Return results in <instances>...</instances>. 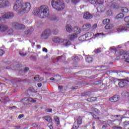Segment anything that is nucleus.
Returning a JSON list of instances; mask_svg holds the SVG:
<instances>
[{"label":"nucleus","instance_id":"79ce46f5","mask_svg":"<svg viewBox=\"0 0 129 129\" xmlns=\"http://www.w3.org/2000/svg\"><path fill=\"white\" fill-rule=\"evenodd\" d=\"M53 33L54 35H57L59 33V30H58L57 29H55L53 30Z\"/></svg>","mask_w":129,"mask_h":129},{"label":"nucleus","instance_id":"69168bd1","mask_svg":"<svg viewBox=\"0 0 129 129\" xmlns=\"http://www.w3.org/2000/svg\"><path fill=\"white\" fill-rule=\"evenodd\" d=\"M77 88H78V86H76V87H73V88H72V89L73 90H74L75 89H77Z\"/></svg>","mask_w":129,"mask_h":129},{"label":"nucleus","instance_id":"ddd939ff","mask_svg":"<svg viewBox=\"0 0 129 129\" xmlns=\"http://www.w3.org/2000/svg\"><path fill=\"white\" fill-rule=\"evenodd\" d=\"M9 30V27L5 24H0V32H5Z\"/></svg>","mask_w":129,"mask_h":129},{"label":"nucleus","instance_id":"dca6fc26","mask_svg":"<svg viewBox=\"0 0 129 129\" xmlns=\"http://www.w3.org/2000/svg\"><path fill=\"white\" fill-rule=\"evenodd\" d=\"M90 28H91V24L90 23H86L83 26V31H89Z\"/></svg>","mask_w":129,"mask_h":129},{"label":"nucleus","instance_id":"6e6d98bb","mask_svg":"<svg viewBox=\"0 0 129 129\" xmlns=\"http://www.w3.org/2000/svg\"><path fill=\"white\" fill-rule=\"evenodd\" d=\"M43 52H45V53H47L48 52V50L47 49V48H43L42 49Z\"/></svg>","mask_w":129,"mask_h":129},{"label":"nucleus","instance_id":"37998d69","mask_svg":"<svg viewBox=\"0 0 129 129\" xmlns=\"http://www.w3.org/2000/svg\"><path fill=\"white\" fill-rule=\"evenodd\" d=\"M94 52L96 54H98V53H101V50L99 49H97L94 50Z\"/></svg>","mask_w":129,"mask_h":129},{"label":"nucleus","instance_id":"de8ad7c7","mask_svg":"<svg viewBox=\"0 0 129 129\" xmlns=\"http://www.w3.org/2000/svg\"><path fill=\"white\" fill-rule=\"evenodd\" d=\"M72 2L74 4H78V3H79L80 2V0H71Z\"/></svg>","mask_w":129,"mask_h":129},{"label":"nucleus","instance_id":"680f3d73","mask_svg":"<svg viewBox=\"0 0 129 129\" xmlns=\"http://www.w3.org/2000/svg\"><path fill=\"white\" fill-rule=\"evenodd\" d=\"M94 111H95L96 112H97V113H99V110L96 109V108H95L94 109Z\"/></svg>","mask_w":129,"mask_h":129},{"label":"nucleus","instance_id":"4c0bfd02","mask_svg":"<svg viewBox=\"0 0 129 129\" xmlns=\"http://www.w3.org/2000/svg\"><path fill=\"white\" fill-rule=\"evenodd\" d=\"M107 16H111V15H112V11L111 10H109L107 11Z\"/></svg>","mask_w":129,"mask_h":129},{"label":"nucleus","instance_id":"13d9d810","mask_svg":"<svg viewBox=\"0 0 129 129\" xmlns=\"http://www.w3.org/2000/svg\"><path fill=\"white\" fill-rule=\"evenodd\" d=\"M20 66H21V64H17V66L15 67V68H16V69H18V68H20Z\"/></svg>","mask_w":129,"mask_h":129},{"label":"nucleus","instance_id":"a19ab883","mask_svg":"<svg viewBox=\"0 0 129 129\" xmlns=\"http://www.w3.org/2000/svg\"><path fill=\"white\" fill-rule=\"evenodd\" d=\"M73 60H74V61H76V62H78V61H79V58L78 56H76L73 58Z\"/></svg>","mask_w":129,"mask_h":129},{"label":"nucleus","instance_id":"09e8293b","mask_svg":"<svg viewBox=\"0 0 129 129\" xmlns=\"http://www.w3.org/2000/svg\"><path fill=\"white\" fill-rule=\"evenodd\" d=\"M5 54V51L3 49H0V56H3Z\"/></svg>","mask_w":129,"mask_h":129},{"label":"nucleus","instance_id":"c03bdc74","mask_svg":"<svg viewBox=\"0 0 129 129\" xmlns=\"http://www.w3.org/2000/svg\"><path fill=\"white\" fill-rule=\"evenodd\" d=\"M54 119L56 122H57V124H59V123H60V122H59V118H58V117H55L54 118Z\"/></svg>","mask_w":129,"mask_h":129},{"label":"nucleus","instance_id":"c756f323","mask_svg":"<svg viewBox=\"0 0 129 129\" xmlns=\"http://www.w3.org/2000/svg\"><path fill=\"white\" fill-rule=\"evenodd\" d=\"M56 59V60H57V61H61V60H65V56L64 55H62L61 56L57 57Z\"/></svg>","mask_w":129,"mask_h":129},{"label":"nucleus","instance_id":"2eb2a0df","mask_svg":"<svg viewBox=\"0 0 129 129\" xmlns=\"http://www.w3.org/2000/svg\"><path fill=\"white\" fill-rule=\"evenodd\" d=\"M109 100L111 102H116V101H118V100H119V96L116 95L113 96L110 98Z\"/></svg>","mask_w":129,"mask_h":129},{"label":"nucleus","instance_id":"a18cd8bd","mask_svg":"<svg viewBox=\"0 0 129 129\" xmlns=\"http://www.w3.org/2000/svg\"><path fill=\"white\" fill-rule=\"evenodd\" d=\"M11 69H12V70H16V67L14 64H12L10 67Z\"/></svg>","mask_w":129,"mask_h":129},{"label":"nucleus","instance_id":"774afa93","mask_svg":"<svg viewBox=\"0 0 129 129\" xmlns=\"http://www.w3.org/2000/svg\"><path fill=\"white\" fill-rule=\"evenodd\" d=\"M37 86L39 87H41L42 86V84L41 83H38V84H37Z\"/></svg>","mask_w":129,"mask_h":129},{"label":"nucleus","instance_id":"e2e57ef3","mask_svg":"<svg viewBox=\"0 0 129 129\" xmlns=\"http://www.w3.org/2000/svg\"><path fill=\"white\" fill-rule=\"evenodd\" d=\"M125 115H129V110L126 111V113L125 114Z\"/></svg>","mask_w":129,"mask_h":129},{"label":"nucleus","instance_id":"20e7f679","mask_svg":"<svg viewBox=\"0 0 129 129\" xmlns=\"http://www.w3.org/2000/svg\"><path fill=\"white\" fill-rule=\"evenodd\" d=\"M31 11V4L30 3H24L21 7V12L20 14L28 13Z\"/></svg>","mask_w":129,"mask_h":129},{"label":"nucleus","instance_id":"412c9836","mask_svg":"<svg viewBox=\"0 0 129 129\" xmlns=\"http://www.w3.org/2000/svg\"><path fill=\"white\" fill-rule=\"evenodd\" d=\"M76 38H77V34L75 33H74L69 36V39L71 41H73V40H74V39H76Z\"/></svg>","mask_w":129,"mask_h":129},{"label":"nucleus","instance_id":"9b49d317","mask_svg":"<svg viewBox=\"0 0 129 129\" xmlns=\"http://www.w3.org/2000/svg\"><path fill=\"white\" fill-rule=\"evenodd\" d=\"M52 41L53 43H55L56 44H61L63 42V39L57 36L52 37Z\"/></svg>","mask_w":129,"mask_h":129},{"label":"nucleus","instance_id":"a211bd4d","mask_svg":"<svg viewBox=\"0 0 129 129\" xmlns=\"http://www.w3.org/2000/svg\"><path fill=\"white\" fill-rule=\"evenodd\" d=\"M43 118L46 120V121H49L48 124H50V126H52V124H53V122H52V118L49 116H44Z\"/></svg>","mask_w":129,"mask_h":129},{"label":"nucleus","instance_id":"e433bc0d","mask_svg":"<svg viewBox=\"0 0 129 129\" xmlns=\"http://www.w3.org/2000/svg\"><path fill=\"white\" fill-rule=\"evenodd\" d=\"M123 125L124 127H126L127 126L129 125V121H125Z\"/></svg>","mask_w":129,"mask_h":129},{"label":"nucleus","instance_id":"aec40b11","mask_svg":"<svg viewBox=\"0 0 129 129\" xmlns=\"http://www.w3.org/2000/svg\"><path fill=\"white\" fill-rule=\"evenodd\" d=\"M62 42H63V46H65L66 47L67 46L70 45L71 44V42H70V41L67 39L63 40Z\"/></svg>","mask_w":129,"mask_h":129},{"label":"nucleus","instance_id":"0e129e2a","mask_svg":"<svg viewBox=\"0 0 129 129\" xmlns=\"http://www.w3.org/2000/svg\"><path fill=\"white\" fill-rule=\"evenodd\" d=\"M116 120H117L119 122V124L120 123V122H121V118H120V119H116Z\"/></svg>","mask_w":129,"mask_h":129},{"label":"nucleus","instance_id":"f03ea898","mask_svg":"<svg viewBox=\"0 0 129 129\" xmlns=\"http://www.w3.org/2000/svg\"><path fill=\"white\" fill-rule=\"evenodd\" d=\"M51 6L57 11H62L65 8V4L62 0H52Z\"/></svg>","mask_w":129,"mask_h":129},{"label":"nucleus","instance_id":"49530a36","mask_svg":"<svg viewBox=\"0 0 129 129\" xmlns=\"http://www.w3.org/2000/svg\"><path fill=\"white\" fill-rule=\"evenodd\" d=\"M45 112H51V111H52V109H49L47 108L45 109Z\"/></svg>","mask_w":129,"mask_h":129},{"label":"nucleus","instance_id":"338daca9","mask_svg":"<svg viewBox=\"0 0 129 129\" xmlns=\"http://www.w3.org/2000/svg\"><path fill=\"white\" fill-rule=\"evenodd\" d=\"M114 128H115L122 129V127H121V126H115Z\"/></svg>","mask_w":129,"mask_h":129},{"label":"nucleus","instance_id":"7c9ffc66","mask_svg":"<svg viewBox=\"0 0 129 129\" xmlns=\"http://www.w3.org/2000/svg\"><path fill=\"white\" fill-rule=\"evenodd\" d=\"M124 17V14L122 13L118 14L116 16V19H122Z\"/></svg>","mask_w":129,"mask_h":129},{"label":"nucleus","instance_id":"bb28decb","mask_svg":"<svg viewBox=\"0 0 129 129\" xmlns=\"http://www.w3.org/2000/svg\"><path fill=\"white\" fill-rule=\"evenodd\" d=\"M66 30L68 33H71L72 32V26L71 25H67L66 26Z\"/></svg>","mask_w":129,"mask_h":129},{"label":"nucleus","instance_id":"4468645a","mask_svg":"<svg viewBox=\"0 0 129 129\" xmlns=\"http://www.w3.org/2000/svg\"><path fill=\"white\" fill-rule=\"evenodd\" d=\"M83 18L86 20H90L92 19V15L89 12H85L84 14Z\"/></svg>","mask_w":129,"mask_h":129},{"label":"nucleus","instance_id":"c85d7f7f","mask_svg":"<svg viewBox=\"0 0 129 129\" xmlns=\"http://www.w3.org/2000/svg\"><path fill=\"white\" fill-rule=\"evenodd\" d=\"M103 25H107L109 24V23H110V20L109 19H106L103 20L102 22Z\"/></svg>","mask_w":129,"mask_h":129},{"label":"nucleus","instance_id":"8fccbe9b","mask_svg":"<svg viewBox=\"0 0 129 129\" xmlns=\"http://www.w3.org/2000/svg\"><path fill=\"white\" fill-rule=\"evenodd\" d=\"M96 28H97V24H94L93 26L92 27V30H94V29H96Z\"/></svg>","mask_w":129,"mask_h":129},{"label":"nucleus","instance_id":"cd10ccee","mask_svg":"<svg viewBox=\"0 0 129 129\" xmlns=\"http://www.w3.org/2000/svg\"><path fill=\"white\" fill-rule=\"evenodd\" d=\"M122 13H124V14H127L128 13V9L126 7H122L121 9Z\"/></svg>","mask_w":129,"mask_h":129},{"label":"nucleus","instance_id":"f704fd0d","mask_svg":"<svg viewBox=\"0 0 129 129\" xmlns=\"http://www.w3.org/2000/svg\"><path fill=\"white\" fill-rule=\"evenodd\" d=\"M28 71H29V68L28 67L25 68L24 69L22 75H24V74H26V73H27V72H28Z\"/></svg>","mask_w":129,"mask_h":129},{"label":"nucleus","instance_id":"6e6552de","mask_svg":"<svg viewBox=\"0 0 129 129\" xmlns=\"http://www.w3.org/2000/svg\"><path fill=\"white\" fill-rule=\"evenodd\" d=\"M51 35V32L49 30H45L43 31L41 34V39H48L49 37H50Z\"/></svg>","mask_w":129,"mask_h":129},{"label":"nucleus","instance_id":"9d476101","mask_svg":"<svg viewBox=\"0 0 129 129\" xmlns=\"http://www.w3.org/2000/svg\"><path fill=\"white\" fill-rule=\"evenodd\" d=\"M2 18L4 19H8L9 20H11L14 18V13L13 12L5 13L2 15Z\"/></svg>","mask_w":129,"mask_h":129},{"label":"nucleus","instance_id":"5fc2aeb1","mask_svg":"<svg viewBox=\"0 0 129 129\" xmlns=\"http://www.w3.org/2000/svg\"><path fill=\"white\" fill-rule=\"evenodd\" d=\"M29 91H31V92H35V89H34V88H29Z\"/></svg>","mask_w":129,"mask_h":129},{"label":"nucleus","instance_id":"72a5a7b5","mask_svg":"<svg viewBox=\"0 0 129 129\" xmlns=\"http://www.w3.org/2000/svg\"><path fill=\"white\" fill-rule=\"evenodd\" d=\"M95 3L97 4V5H102V4H103V0H96Z\"/></svg>","mask_w":129,"mask_h":129},{"label":"nucleus","instance_id":"f257e3e1","mask_svg":"<svg viewBox=\"0 0 129 129\" xmlns=\"http://www.w3.org/2000/svg\"><path fill=\"white\" fill-rule=\"evenodd\" d=\"M36 17H39L41 19L49 17V7L46 5H42L39 8H35L33 12Z\"/></svg>","mask_w":129,"mask_h":129},{"label":"nucleus","instance_id":"b1692460","mask_svg":"<svg viewBox=\"0 0 129 129\" xmlns=\"http://www.w3.org/2000/svg\"><path fill=\"white\" fill-rule=\"evenodd\" d=\"M113 28V24H106L105 26V29L106 30H110Z\"/></svg>","mask_w":129,"mask_h":129},{"label":"nucleus","instance_id":"a878e982","mask_svg":"<svg viewBox=\"0 0 129 129\" xmlns=\"http://www.w3.org/2000/svg\"><path fill=\"white\" fill-rule=\"evenodd\" d=\"M97 100V98L96 97H92V98H89L87 99V101L89 102H92L93 101H96Z\"/></svg>","mask_w":129,"mask_h":129},{"label":"nucleus","instance_id":"1a4fd4ad","mask_svg":"<svg viewBox=\"0 0 129 129\" xmlns=\"http://www.w3.org/2000/svg\"><path fill=\"white\" fill-rule=\"evenodd\" d=\"M12 27L16 30H22L25 29V25L23 24H19L17 23H12Z\"/></svg>","mask_w":129,"mask_h":129},{"label":"nucleus","instance_id":"4be33fe9","mask_svg":"<svg viewBox=\"0 0 129 129\" xmlns=\"http://www.w3.org/2000/svg\"><path fill=\"white\" fill-rule=\"evenodd\" d=\"M34 79H35V81H37V82H40V81L43 80V78H40V76L36 75L34 78Z\"/></svg>","mask_w":129,"mask_h":129},{"label":"nucleus","instance_id":"423d86ee","mask_svg":"<svg viewBox=\"0 0 129 129\" xmlns=\"http://www.w3.org/2000/svg\"><path fill=\"white\" fill-rule=\"evenodd\" d=\"M11 7V2L9 0L0 1V9L3 8H9Z\"/></svg>","mask_w":129,"mask_h":129},{"label":"nucleus","instance_id":"2f4dec72","mask_svg":"<svg viewBox=\"0 0 129 129\" xmlns=\"http://www.w3.org/2000/svg\"><path fill=\"white\" fill-rule=\"evenodd\" d=\"M118 7L117 6V5L116 3H113L111 6H110V9H118Z\"/></svg>","mask_w":129,"mask_h":129},{"label":"nucleus","instance_id":"ea45409f","mask_svg":"<svg viewBox=\"0 0 129 129\" xmlns=\"http://www.w3.org/2000/svg\"><path fill=\"white\" fill-rule=\"evenodd\" d=\"M56 16L55 15H51L50 16L49 19L51 20V21H55V18Z\"/></svg>","mask_w":129,"mask_h":129},{"label":"nucleus","instance_id":"5701e85b","mask_svg":"<svg viewBox=\"0 0 129 129\" xmlns=\"http://www.w3.org/2000/svg\"><path fill=\"white\" fill-rule=\"evenodd\" d=\"M74 32H75V34H77V35H78V34H80L81 30H80V28L78 27H75L74 28Z\"/></svg>","mask_w":129,"mask_h":129},{"label":"nucleus","instance_id":"7ed1b4c3","mask_svg":"<svg viewBox=\"0 0 129 129\" xmlns=\"http://www.w3.org/2000/svg\"><path fill=\"white\" fill-rule=\"evenodd\" d=\"M120 54L117 57V59L120 60H124V62L129 63V54L126 51L120 50Z\"/></svg>","mask_w":129,"mask_h":129},{"label":"nucleus","instance_id":"864d4df0","mask_svg":"<svg viewBox=\"0 0 129 129\" xmlns=\"http://www.w3.org/2000/svg\"><path fill=\"white\" fill-rule=\"evenodd\" d=\"M59 20H60V18H59V17L55 16L54 21H56V22H58V21H59Z\"/></svg>","mask_w":129,"mask_h":129},{"label":"nucleus","instance_id":"4d7b16f0","mask_svg":"<svg viewBox=\"0 0 129 129\" xmlns=\"http://www.w3.org/2000/svg\"><path fill=\"white\" fill-rule=\"evenodd\" d=\"M101 35H102V33H96L95 34V37H98L99 36H101Z\"/></svg>","mask_w":129,"mask_h":129},{"label":"nucleus","instance_id":"603ef678","mask_svg":"<svg viewBox=\"0 0 129 129\" xmlns=\"http://www.w3.org/2000/svg\"><path fill=\"white\" fill-rule=\"evenodd\" d=\"M101 8V6H99V7L97 8V10L98 12H102V10L100 9Z\"/></svg>","mask_w":129,"mask_h":129},{"label":"nucleus","instance_id":"0eeeda50","mask_svg":"<svg viewBox=\"0 0 129 129\" xmlns=\"http://www.w3.org/2000/svg\"><path fill=\"white\" fill-rule=\"evenodd\" d=\"M22 101L23 102V104L24 105L27 106V105L29 104L30 102H32L33 103H35V102H37V100H34L33 98H25L22 99Z\"/></svg>","mask_w":129,"mask_h":129},{"label":"nucleus","instance_id":"bf43d9fd","mask_svg":"<svg viewBox=\"0 0 129 129\" xmlns=\"http://www.w3.org/2000/svg\"><path fill=\"white\" fill-rule=\"evenodd\" d=\"M23 117H24V114H20L18 116L19 118H20V119L22 118Z\"/></svg>","mask_w":129,"mask_h":129},{"label":"nucleus","instance_id":"39448f33","mask_svg":"<svg viewBox=\"0 0 129 129\" xmlns=\"http://www.w3.org/2000/svg\"><path fill=\"white\" fill-rule=\"evenodd\" d=\"M22 4H23L22 0H17L14 6V10L16 11V12L20 13V14L22 12Z\"/></svg>","mask_w":129,"mask_h":129},{"label":"nucleus","instance_id":"c9c22d12","mask_svg":"<svg viewBox=\"0 0 129 129\" xmlns=\"http://www.w3.org/2000/svg\"><path fill=\"white\" fill-rule=\"evenodd\" d=\"M6 31H7V33L9 34H13V29L10 28L9 27H8V29Z\"/></svg>","mask_w":129,"mask_h":129},{"label":"nucleus","instance_id":"6ab92c4d","mask_svg":"<svg viewBox=\"0 0 129 129\" xmlns=\"http://www.w3.org/2000/svg\"><path fill=\"white\" fill-rule=\"evenodd\" d=\"M34 31V28H31L30 29H27L24 31L25 35H27L28 36H30L33 33Z\"/></svg>","mask_w":129,"mask_h":129},{"label":"nucleus","instance_id":"f3484780","mask_svg":"<svg viewBox=\"0 0 129 129\" xmlns=\"http://www.w3.org/2000/svg\"><path fill=\"white\" fill-rule=\"evenodd\" d=\"M127 29H129V23L126 25V27L124 26V27H120L118 28L117 30V32H122V31H126Z\"/></svg>","mask_w":129,"mask_h":129},{"label":"nucleus","instance_id":"473e14b6","mask_svg":"<svg viewBox=\"0 0 129 129\" xmlns=\"http://www.w3.org/2000/svg\"><path fill=\"white\" fill-rule=\"evenodd\" d=\"M19 54L20 55V56H22V57H25V56L27 55V53L23 51H20Z\"/></svg>","mask_w":129,"mask_h":129},{"label":"nucleus","instance_id":"f8f14e48","mask_svg":"<svg viewBox=\"0 0 129 129\" xmlns=\"http://www.w3.org/2000/svg\"><path fill=\"white\" fill-rule=\"evenodd\" d=\"M91 34L90 33L88 32L86 33L85 35H82V36L79 37L80 41H82V42H83L84 41H86V40H88L87 39L88 38L89 36H90Z\"/></svg>","mask_w":129,"mask_h":129},{"label":"nucleus","instance_id":"58836bf2","mask_svg":"<svg viewBox=\"0 0 129 129\" xmlns=\"http://www.w3.org/2000/svg\"><path fill=\"white\" fill-rule=\"evenodd\" d=\"M124 21L125 22V23H129V16L125 17L124 18Z\"/></svg>","mask_w":129,"mask_h":129},{"label":"nucleus","instance_id":"3c124183","mask_svg":"<svg viewBox=\"0 0 129 129\" xmlns=\"http://www.w3.org/2000/svg\"><path fill=\"white\" fill-rule=\"evenodd\" d=\"M30 59L32 60V61H35L37 59V57L36 56H31Z\"/></svg>","mask_w":129,"mask_h":129},{"label":"nucleus","instance_id":"052dcab7","mask_svg":"<svg viewBox=\"0 0 129 129\" xmlns=\"http://www.w3.org/2000/svg\"><path fill=\"white\" fill-rule=\"evenodd\" d=\"M89 2L91 4H93V3H95V0H89Z\"/></svg>","mask_w":129,"mask_h":129},{"label":"nucleus","instance_id":"393cba45","mask_svg":"<svg viewBox=\"0 0 129 129\" xmlns=\"http://www.w3.org/2000/svg\"><path fill=\"white\" fill-rule=\"evenodd\" d=\"M86 61L88 63H91L93 61V58L91 56H89L86 58Z\"/></svg>","mask_w":129,"mask_h":129}]
</instances>
